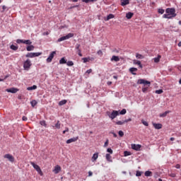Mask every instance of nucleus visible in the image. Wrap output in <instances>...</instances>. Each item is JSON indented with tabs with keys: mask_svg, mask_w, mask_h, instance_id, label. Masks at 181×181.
Here are the masks:
<instances>
[{
	"mask_svg": "<svg viewBox=\"0 0 181 181\" xmlns=\"http://www.w3.org/2000/svg\"><path fill=\"white\" fill-rule=\"evenodd\" d=\"M82 60L83 61V63H87V62H90V59L89 58H82Z\"/></svg>",
	"mask_w": 181,
	"mask_h": 181,
	"instance_id": "79ce46f5",
	"label": "nucleus"
},
{
	"mask_svg": "<svg viewBox=\"0 0 181 181\" xmlns=\"http://www.w3.org/2000/svg\"><path fill=\"white\" fill-rule=\"evenodd\" d=\"M131 121H132V119L129 118V119H127L124 120V124H125V122H131Z\"/></svg>",
	"mask_w": 181,
	"mask_h": 181,
	"instance_id": "5fc2aeb1",
	"label": "nucleus"
},
{
	"mask_svg": "<svg viewBox=\"0 0 181 181\" xmlns=\"http://www.w3.org/2000/svg\"><path fill=\"white\" fill-rule=\"evenodd\" d=\"M114 18H115L114 14H109L107 16L106 21H110V19H114Z\"/></svg>",
	"mask_w": 181,
	"mask_h": 181,
	"instance_id": "c85d7f7f",
	"label": "nucleus"
},
{
	"mask_svg": "<svg viewBox=\"0 0 181 181\" xmlns=\"http://www.w3.org/2000/svg\"><path fill=\"white\" fill-rule=\"evenodd\" d=\"M54 54H56V51H53L50 53L49 56L47 59V63H52L53 58L54 57Z\"/></svg>",
	"mask_w": 181,
	"mask_h": 181,
	"instance_id": "6e6552de",
	"label": "nucleus"
},
{
	"mask_svg": "<svg viewBox=\"0 0 181 181\" xmlns=\"http://www.w3.org/2000/svg\"><path fill=\"white\" fill-rule=\"evenodd\" d=\"M142 91L143 93H146V91H148V87L142 88Z\"/></svg>",
	"mask_w": 181,
	"mask_h": 181,
	"instance_id": "864d4df0",
	"label": "nucleus"
},
{
	"mask_svg": "<svg viewBox=\"0 0 181 181\" xmlns=\"http://www.w3.org/2000/svg\"><path fill=\"white\" fill-rule=\"evenodd\" d=\"M153 126L154 127L155 129H162V124L160 123H153Z\"/></svg>",
	"mask_w": 181,
	"mask_h": 181,
	"instance_id": "ddd939ff",
	"label": "nucleus"
},
{
	"mask_svg": "<svg viewBox=\"0 0 181 181\" xmlns=\"http://www.w3.org/2000/svg\"><path fill=\"white\" fill-rule=\"evenodd\" d=\"M66 132H69V128L66 127L64 131H63V134H66Z\"/></svg>",
	"mask_w": 181,
	"mask_h": 181,
	"instance_id": "052dcab7",
	"label": "nucleus"
},
{
	"mask_svg": "<svg viewBox=\"0 0 181 181\" xmlns=\"http://www.w3.org/2000/svg\"><path fill=\"white\" fill-rule=\"evenodd\" d=\"M119 136H124V132H122V131H119Z\"/></svg>",
	"mask_w": 181,
	"mask_h": 181,
	"instance_id": "603ef678",
	"label": "nucleus"
},
{
	"mask_svg": "<svg viewBox=\"0 0 181 181\" xmlns=\"http://www.w3.org/2000/svg\"><path fill=\"white\" fill-rule=\"evenodd\" d=\"M92 71H93V69H88V70L86 71V73H87L88 74H90V73H92Z\"/></svg>",
	"mask_w": 181,
	"mask_h": 181,
	"instance_id": "6e6d98bb",
	"label": "nucleus"
},
{
	"mask_svg": "<svg viewBox=\"0 0 181 181\" xmlns=\"http://www.w3.org/2000/svg\"><path fill=\"white\" fill-rule=\"evenodd\" d=\"M26 57H30V58H33V52H28L26 55Z\"/></svg>",
	"mask_w": 181,
	"mask_h": 181,
	"instance_id": "e433bc0d",
	"label": "nucleus"
},
{
	"mask_svg": "<svg viewBox=\"0 0 181 181\" xmlns=\"http://www.w3.org/2000/svg\"><path fill=\"white\" fill-rule=\"evenodd\" d=\"M78 140V136L73 137L71 139H69L66 141V144H71L73 142H76Z\"/></svg>",
	"mask_w": 181,
	"mask_h": 181,
	"instance_id": "9d476101",
	"label": "nucleus"
},
{
	"mask_svg": "<svg viewBox=\"0 0 181 181\" xmlns=\"http://www.w3.org/2000/svg\"><path fill=\"white\" fill-rule=\"evenodd\" d=\"M122 6H127V5H129V0H120Z\"/></svg>",
	"mask_w": 181,
	"mask_h": 181,
	"instance_id": "4468645a",
	"label": "nucleus"
},
{
	"mask_svg": "<svg viewBox=\"0 0 181 181\" xmlns=\"http://www.w3.org/2000/svg\"><path fill=\"white\" fill-rule=\"evenodd\" d=\"M65 104H67V100H62L59 101V105H64Z\"/></svg>",
	"mask_w": 181,
	"mask_h": 181,
	"instance_id": "bb28decb",
	"label": "nucleus"
},
{
	"mask_svg": "<svg viewBox=\"0 0 181 181\" xmlns=\"http://www.w3.org/2000/svg\"><path fill=\"white\" fill-rule=\"evenodd\" d=\"M120 115H125V114H127V110L126 109H123L122 110H121L119 112Z\"/></svg>",
	"mask_w": 181,
	"mask_h": 181,
	"instance_id": "2f4dec72",
	"label": "nucleus"
},
{
	"mask_svg": "<svg viewBox=\"0 0 181 181\" xmlns=\"http://www.w3.org/2000/svg\"><path fill=\"white\" fill-rule=\"evenodd\" d=\"M110 60L111 62H119V57L113 55Z\"/></svg>",
	"mask_w": 181,
	"mask_h": 181,
	"instance_id": "dca6fc26",
	"label": "nucleus"
},
{
	"mask_svg": "<svg viewBox=\"0 0 181 181\" xmlns=\"http://www.w3.org/2000/svg\"><path fill=\"white\" fill-rule=\"evenodd\" d=\"M80 47H81L80 44L76 45V49L78 50V52H79V50H81Z\"/></svg>",
	"mask_w": 181,
	"mask_h": 181,
	"instance_id": "de8ad7c7",
	"label": "nucleus"
},
{
	"mask_svg": "<svg viewBox=\"0 0 181 181\" xmlns=\"http://www.w3.org/2000/svg\"><path fill=\"white\" fill-rule=\"evenodd\" d=\"M108 142H109V140L108 139H107L106 141L104 144V148H107V146H108Z\"/></svg>",
	"mask_w": 181,
	"mask_h": 181,
	"instance_id": "49530a36",
	"label": "nucleus"
},
{
	"mask_svg": "<svg viewBox=\"0 0 181 181\" xmlns=\"http://www.w3.org/2000/svg\"><path fill=\"white\" fill-rule=\"evenodd\" d=\"M23 43L24 45H32V41L30 40H23Z\"/></svg>",
	"mask_w": 181,
	"mask_h": 181,
	"instance_id": "a878e982",
	"label": "nucleus"
},
{
	"mask_svg": "<svg viewBox=\"0 0 181 181\" xmlns=\"http://www.w3.org/2000/svg\"><path fill=\"white\" fill-rule=\"evenodd\" d=\"M66 64H67V66H74V63L72 61H68V62H66Z\"/></svg>",
	"mask_w": 181,
	"mask_h": 181,
	"instance_id": "72a5a7b5",
	"label": "nucleus"
},
{
	"mask_svg": "<svg viewBox=\"0 0 181 181\" xmlns=\"http://www.w3.org/2000/svg\"><path fill=\"white\" fill-rule=\"evenodd\" d=\"M176 169H180V164H177L175 165Z\"/></svg>",
	"mask_w": 181,
	"mask_h": 181,
	"instance_id": "680f3d73",
	"label": "nucleus"
},
{
	"mask_svg": "<svg viewBox=\"0 0 181 181\" xmlns=\"http://www.w3.org/2000/svg\"><path fill=\"white\" fill-rule=\"evenodd\" d=\"M144 175L146 177L152 176V172H151V171H146Z\"/></svg>",
	"mask_w": 181,
	"mask_h": 181,
	"instance_id": "7c9ffc66",
	"label": "nucleus"
},
{
	"mask_svg": "<svg viewBox=\"0 0 181 181\" xmlns=\"http://www.w3.org/2000/svg\"><path fill=\"white\" fill-rule=\"evenodd\" d=\"M66 63H67V60L66 59V58L62 57L60 60H59V64H66Z\"/></svg>",
	"mask_w": 181,
	"mask_h": 181,
	"instance_id": "aec40b11",
	"label": "nucleus"
},
{
	"mask_svg": "<svg viewBox=\"0 0 181 181\" xmlns=\"http://www.w3.org/2000/svg\"><path fill=\"white\" fill-rule=\"evenodd\" d=\"M134 64H138L139 66L140 69H142V64H141L140 61L134 60L133 61Z\"/></svg>",
	"mask_w": 181,
	"mask_h": 181,
	"instance_id": "412c9836",
	"label": "nucleus"
},
{
	"mask_svg": "<svg viewBox=\"0 0 181 181\" xmlns=\"http://www.w3.org/2000/svg\"><path fill=\"white\" fill-rule=\"evenodd\" d=\"M136 57L137 59H144L143 55L141 54H136Z\"/></svg>",
	"mask_w": 181,
	"mask_h": 181,
	"instance_id": "58836bf2",
	"label": "nucleus"
},
{
	"mask_svg": "<svg viewBox=\"0 0 181 181\" xmlns=\"http://www.w3.org/2000/svg\"><path fill=\"white\" fill-rule=\"evenodd\" d=\"M30 66H32L30 59H27L23 64L24 70H29L30 69Z\"/></svg>",
	"mask_w": 181,
	"mask_h": 181,
	"instance_id": "39448f33",
	"label": "nucleus"
},
{
	"mask_svg": "<svg viewBox=\"0 0 181 181\" xmlns=\"http://www.w3.org/2000/svg\"><path fill=\"white\" fill-rule=\"evenodd\" d=\"M4 159H8V160H9V162H11V163H13L15 162V158L11 154H5L4 156Z\"/></svg>",
	"mask_w": 181,
	"mask_h": 181,
	"instance_id": "423d86ee",
	"label": "nucleus"
},
{
	"mask_svg": "<svg viewBox=\"0 0 181 181\" xmlns=\"http://www.w3.org/2000/svg\"><path fill=\"white\" fill-rule=\"evenodd\" d=\"M107 152H108L109 153H111V154H112V149H111V148H108L107 149Z\"/></svg>",
	"mask_w": 181,
	"mask_h": 181,
	"instance_id": "3c124183",
	"label": "nucleus"
},
{
	"mask_svg": "<svg viewBox=\"0 0 181 181\" xmlns=\"http://www.w3.org/2000/svg\"><path fill=\"white\" fill-rule=\"evenodd\" d=\"M137 84H144V86L148 85L149 87V86H151V82L149 81H146L145 79H139L137 81Z\"/></svg>",
	"mask_w": 181,
	"mask_h": 181,
	"instance_id": "0eeeda50",
	"label": "nucleus"
},
{
	"mask_svg": "<svg viewBox=\"0 0 181 181\" xmlns=\"http://www.w3.org/2000/svg\"><path fill=\"white\" fill-rule=\"evenodd\" d=\"M82 2H85L86 4H88L90 2V0H81Z\"/></svg>",
	"mask_w": 181,
	"mask_h": 181,
	"instance_id": "e2e57ef3",
	"label": "nucleus"
},
{
	"mask_svg": "<svg viewBox=\"0 0 181 181\" xmlns=\"http://www.w3.org/2000/svg\"><path fill=\"white\" fill-rule=\"evenodd\" d=\"M98 159V153H95L93 155L92 160H97Z\"/></svg>",
	"mask_w": 181,
	"mask_h": 181,
	"instance_id": "b1692460",
	"label": "nucleus"
},
{
	"mask_svg": "<svg viewBox=\"0 0 181 181\" xmlns=\"http://www.w3.org/2000/svg\"><path fill=\"white\" fill-rule=\"evenodd\" d=\"M16 43H18V45L21 44V43H23V40H16Z\"/></svg>",
	"mask_w": 181,
	"mask_h": 181,
	"instance_id": "8fccbe9b",
	"label": "nucleus"
},
{
	"mask_svg": "<svg viewBox=\"0 0 181 181\" xmlns=\"http://www.w3.org/2000/svg\"><path fill=\"white\" fill-rule=\"evenodd\" d=\"M30 104H31V105H32V107H35V105H37V101H36V100H32L31 102H30Z\"/></svg>",
	"mask_w": 181,
	"mask_h": 181,
	"instance_id": "c756f323",
	"label": "nucleus"
},
{
	"mask_svg": "<svg viewBox=\"0 0 181 181\" xmlns=\"http://www.w3.org/2000/svg\"><path fill=\"white\" fill-rule=\"evenodd\" d=\"M132 149H134V151H139L141 149V145L139 144H132Z\"/></svg>",
	"mask_w": 181,
	"mask_h": 181,
	"instance_id": "f8f14e48",
	"label": "nucleus"
},
{
	"mask_svg": "<svg viewBox=\"0 0 181 181\" xmlns=\"http://www.w3.org/2000/svg\"><path fill=\"white\" fill-rule=\"evenodd\" d=\"M22 119H23V121H28V117H26V116H23L22 117Z\"/></svg>",
	"mask_w": 181,
	"mask_h": 181,
	"instance_id": "13d9d810",
	"label": "nucleus"
},
{
	"mask_svg": "<svg viewBox=\"0 0 181 181\" xmlns=\"http://www.w3.org/2000/svg\"><path fill=\"white\" fill-rule=\"evenodd\" d=\"M141 123H142L143 124H144L145 127H148V126H149V124L148 123V122H146V121H145V120H144V119L141 120Z\"/></svg>",
	"mask_w": 181,
	"mask_h": 181,
	"instance_id": "4c0bfd02",
	"label": "nucleus"
},
{
	"mask_svg": "<svg viewBox=\"0 0 181 181\" xmlns=\"http://www.w3.org/2000/svg\"><path fill=\"white\" fill-rule=\"evenodd\" d=\"M7 93H11L12 94H15L16 93H18L19 91V89L16 88H11L9 89H6Z\"/></svg>",
	"mask_w": 181,
	"mask_h": 181,
	"instance_id": "1a4fd4ad",
	"label": "nucleus"
},
{
	"mask_svg": "<svg viewBox=\"0 0 181 181\" xmlns=\"http://www.w3.org/2000/svg\"><path fill=\"white\" fill-rule=\"evenodd\" d=\"M61 170H62V167H60V165H56L54 167V169L53 170V172L54 173H55V175H57V173H59Z\"/></svg>",
	"mask_w": 181,
	"mask_h": 181,
	"instance_id": "9b49d317",
	"label": "nucleus"
},
{
	"mask_svg": "<svg viewBox=\"0 0 181 181\" xmlns=\"http://www.w3.org/2000/svg\"><path fill=\"white\" fill-rule=\"evenodd\" d=\"M47 35H49V32L47 31V32L43 33V36H46Z\"/></svg>",
	"mask_w": 181,
	"mask_h": 181,
	"instance_id": "0e129e2a",
	"label": "nucleus"
},
{
	"mask_svg": "<svg viewBox=\"0 0 181 181\" xmlns=\"http://www.w3.org/2000/svg\"><path fill=\"white\" fill-rule=\"evenodd\" d=\"M111 155H110V153H107L106 154V159L107 160V162H112V159H111Z\"/></svg>",
	"mask_w": 181,
	"mask_h": 181,
	"instance_id": "393cba45",
	"label": "nucleus"
},
{
	"mask_svg": "<svg viewBox=\"0 0 181 181\" xmlns=\"http://www.w3.org/2000/svg\"><path fill=\"white\" fill-rule=\"evenodd\" d=\"M40 125H42V127H46V121H45V120H42V121H41V122H40Z\"/></svg>",
	"mask_w": 181,
	"mask_h": 181,
	"instance_id": "a19ab883",
	"label": "nucleus"
},
{
	"mask_svg": "<svg viewBox=\"0 0 181 181\" xmlns=\"http://www.w3.org/2000/svg\"><path fill=\"white\" fill-rule=\"evenodd\" d=\"M136 176L137 177L142 176V172L139 170L136 171Z\"/></svg>",
	"mask_w": 181,
	"mask_h": 181,
	"instance_id": "c03bdc74",
	"label": "nucleus"
},
{
	"mask_svg": "<svg viewBox=\"0 0 181 181\" xmlns=\"http://www.w3.org/2000/svg\"><path fill=\"white\" fill-rule=\"evenodd\" d=\"M88 176H89V177H90V176H93V172L89 171V172H88Z\"/></svg>",
	"mask_w": 181,
	"mask_h": 181,
	"instance_id": "69168bd1",
	"label": "nucleus"
},
{
	"mask_svg": "<svg viewBox=\"0 0 181 181\" xmlns=\"http://www.w3.org/2000/svg\"><path fill=\"white\" fill-rule=\"evenodd\" d=\"M42 52H33V57H37L41 56Z\"/></svg>",
	"mask_w": 181,
	"mask_h": 181,
	"instance_id": "cd10ccee",
	"label": "nucleus"
},
{
	"mask_svg": "<svg viewBox=\"0 0 181 181\" xmlns=\"http://www.w3.org/2000/svg\"><path fill=\"white\" fill-rule=\"evenodd\" d=\"M124 156H129V155H131V152H129V151H124Z\"/></svg>",
	"mask_w": 181,
	"mask_h": 181,
	"instance_id": "a18cd8bd",
	"label": "nucleus"
},
{
	"mask_svg": "<svg viewBox=\"0 0 181 181\" xmlns=\"http://www.w3.org/2000/svg\"><path fill=\"white\" fill-rule=\"evenodd\" d=\"M74 8H78V5H76V6H72L69 8V9H73Z\"/></svg>",
	"mask_w": 181,
	"mask_h": 181,
	"instance_id": "bf43d9fd",
	"label": "nucleus"
},
{
	"mask_svg": "<svg viewBox=\"0 0 181 181\" xmlns=\"http://www.w3.org/2000/svg\"><path fill=\"white\" fill-rule=\"evenodd\" d=\"M162 93H163V90L162 89L156 90V94H162Z\"/></svg>",
	"mask_w": 181,
	"mask_h": 181,
	"instance_id": "37998d69",
	"label": "nucleus"
},
{
	"mask_svg": "<svg viewBox=\"0 0 181 181\" xmlns=\"http://www.w3.org/2000/svg\"><path fill=\"white\" fill-rule=\"evenodd\" d=\"M78 56H80V57L83 56V54H81V49H79V51H78Z\"/></svg>",
	"mask_w": 181,
	"mask_h": 181,
	"instance_id": "4d7b16f0",
	"label": "nucleus"
},
{
	"mask_svg": "<svg viewBox=\"0 0 181 181\" xmlns=\"http://www.w3.org/2000/svg\"><path fill=\"white\" fill-rule=\"evenodd\" d=\"M10 49H11V50H16L18 49V46L11 45Z\"/></svg>",
	"mask_w": 181,
	"mask_h": 181,
	"instance_id": "473e14b6",
	"label": "nucleus"
},
{
	"mask_svg": "<svg viewBox=\"0 0 181 181\" xmlns=\"http://www.w3.org/2000/svg\"><path fill=\"white\" fill-rule=\"evenodd\" d=\"M166 14H163V18L165 19H172V18H175L176 10L173 8H168L165 9Z\"/></svg>",
	"mask_w": 181,
	"mask_h": 181,
	"instance_id": "f257e3e1",
	"label": "nucleus"
},
{
	"mask_svg": "<svg viewBox=\"0 0 181 181\" xmlns=\"http://www.w3.org/2000/svg\"><path fill=\"white\" fill-rule=\"evenodd\" d=\"M35 49V46L33 45H28L27 47H26V50L27 52H32V50H34Z\"/></svg>",
	"mask_w": 181,
	"mask_h": 181,
	"instance_id": "a211bd4d",
	"label": "nucleus"
},
{
	"mask_svg": "<svg viewBox=\"0 0 181 181\" xmlns=\"http://www.w3.org/2000/svg\"><path fill=\"white\" fill-rule=\"evenodd\" d=\"M111 134H112L113 136L115 138H117V134L114 133V132H111Z\"/></svg>",
	"mask_w": 181,
	"mask_h": 181,
	"instance_id": "338daca9",
	"label": "nucleus"
},
{
	"mask_svg": "<svg viewBox=\"0 0 181 181\" xmlns=\"http://www.w3.org/2000/svg\"><path fill=\"white\" fill-rule=\"evenodd\" d=\"M74 36V33H69L66 36L61 37L57 40L58 42H63V40H67L68 39H70V37H73Z\"/></svg>",
	"mask_w": 181,
	"mask_h": 181,
	"instance_id": "20e7f679",
	"label": "nucleus"
},
{
	"mask_svg": "<svg viewBox=\"0 0 181 181\" xmlns=\"http://www.w3.org/2000/svg\"><path fill=\"white\" fill-rule=\"evenodd\" d=\"M158 13H160L161 15H163L165 13V10L163 8H159L158 11Z\"/></svg>",
	"mask_w": 181,
	"mask_h": 181,
	"instance_id": "ea45409f",
	"label": "nucleus"
},
{
	"mask_svg": "<svg viewBox=\"0 0 181 181\" xmlns=\"http://www.w3.org/2000/svg\"><path fill=\"white\" fill-rule=\"evenodd\" d=\"M168 114H170V110L165 111L164 113L160 114V117L162 118H165Z\"/></svg>",
	"mask_w": 181,
	"mask_h": 181,
	"instance_id": "f3484780",
	"label": "nucleus"
},
{
	"mask_svg": "<svg viewBox=\"0 0 181 181\" xmlns=\"http://www.w3.org/2000/svg\"><path fill=\"white\" fill-rule=\"evenodd\" d=\"M107 115L109 118H111L112 119H114L115 118H117L118 115H119V112L117 110H112L111 113L107 112Z\"/></svg>",
	"mask_w": 181,
	"mask_h": 181,
	"instance_id": "7ed1b4c3",
	"label": "nucleus"
},
{
	"mask_svg": "<svg viewBox=\"0 0 181 181\" xmlns=\"http://www.w3.org/2000/svg\"><path fill=\"white\" fill-rule=\"evenodd\" d=\"M30 165H32L33 168L37 170V173L40 175V176H43V172H42V169H40V167L35 164L34 162H30Z\"/></svg>",
	"mask_w": 181,
	"mask_h": 181,
	"instance_id": "f03ea898",
	"label": "nucleus"
},
{
	"mask_svg": "<svg viewBox=\"0 0 181 181\" xmlns=\"http://www.w3.org/2000/svg\"><path fill=\"white\" fill-rule=\"evenodd\" d=\"M160 57H162L160 55H158L157 57L153 59V62L154 63H159V62L160 61Z\"/></svg>",
	"mask_w": 181,
	"mask_h": 181,
	"instance_id": "4be33fe9",
	"label": "nucleus"
},
{
	"mask_svg": "<svg viewBox=\"0 0 181 181\" xmlns=\"http://www.w3.org/2000/svg\"><path fill=\"white\" fill-rule=\"evenodd\" d=\"M129 71L133 74V76H136V73H135V71H138V69L132 67L129 69Z\"/></svg>",
	"mask_w": 181,
	"mask_h": 181,
	"instance_id": "2eb2a0df",
	"label": "nucleus"
},
{
	"mask_svg": "<svg viewBox=\"0 0 181 181\" xmlns=\"http://www.w3.org/2000/svg\"><path fill=\"white\" fill-rule=\"evenodd\" d=\"M36 88H37V86L36 85H34L33 86H30V87L27 88V90L28 91H31L32 90H36Z\"/></svg>",
	"mask_w": 181,
	"mask_h": 181,
	"instance_id": "5701e85b",
	"label": "nucleus"
},
{
	"mask_svg": "<svg viewBox=\"0 0 181 181\" xmlns=\"http://www.w3.org/2000/svg\"><path fill=\"white\" fill-rule=\"evenodd\" d=\"M124 124H125V122H124V121H117L116 122L117 125H124Z\"/></svg>",
	"mask_w": 181,
	"mask_h": 181,
	"instance_id": "c9c22d12",
	"label": "nucleus"
},
{
	"mask_svg": "<svg viewBox=\"0 0 181 181\" xmlns=\"http://www.w3.org/2000/svg\"><path fill=\"white\" fill-rule=\"evenodd\" d=\"M97 54H98V56H103V51L101 49L98 50Z\"/></svg>",
	"mask_w": 181,
	"mask_h": 181,
	"instance_id": "09e8293b",
	"label": "nucleus"
},
{
	"mask_svg": "<svg viewBox=\"0 0 181 181\" xmlns=\"http://www.w3.org/2000/svg\"><path fill=\"white\" fill-rule=\"evenodd\" d=\"M134 16V13L129 12L126 14L127 19H131Z\"/></svg>",
	"mask_w": 181,
	"mask_h": 181,
	"instance_id": "6ab92c4d",
	"label": "nucleus"
},
{
	"mask_svg": "<svg viewBox=\"0 0 181 181\" xmlns=\"http://www.w3.org/2000/svg\"><path fill=\"white\" fill-rule=\"evenodd\" d=\"M55 128H57V129H60V121H57V124H55Z\"/></svg>",
	"mask_w": 181,
	"mask_h": 181,
	"instance_id": "f704fd0d",
	"label": "nucleus"
},
{
	"mask_svg": "<svg viewBox=\"0 0 181 181\" xmlns=\"http://www.w3.org/2000/svg\"><path fill=\"white\" fill-rule=\"evenodd\" d=\"M2 8H3L2 12H4L5 9H6V7L5 6H2Z\"/></svg>",
	"mask_w": 181,
	"mask_h": 181,
	"instance_id": "774afa93",
	"label": "nucleus"
}]
</instances>
